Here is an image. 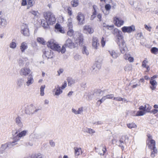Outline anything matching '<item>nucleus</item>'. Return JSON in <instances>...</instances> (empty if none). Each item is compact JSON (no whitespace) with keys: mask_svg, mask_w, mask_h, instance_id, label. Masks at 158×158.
<instances>
[{"mask_svg":"<svg viewBox=\"0 0 158 158\" xmlns=\"http://www.w3.org/2000/svg\"><path fill=\"white\" fill-rule=\"evenodd\" d=\"M23 82L24 79L23 78L19 79L17 81V85L19 87H21L23 85Z\"/></svg>","mask_w":158,"mask_h":158,"instance_id":"36","label":"nucleus"},{"mask_svg":"<svg viewBox=\"0 0 158 158\" xmlns=\"http://www.w3.org/2000/svg\"><path fill=\"white\" fill-rule=\"evenodd\" d=\"M75 153L76 156H78L81 154L82 152L81 149L80 148H75Z\"/></svg>","mask_w":158,"mask_h":158,"instance_id":"33","label":"nucleus"},{"mask_svg":"<svg viewBox=\"0 0 158 158\" xmlns=\"http://www.w3.org/2000/svg\"><path fill=\"white\" fill-rule=\"evenodd\" d=\"M114 21L115 26L118 27H120L123 24L124 21L121 19L115 17L114 18Z\"/></svg>","mask_w":158,"mask_h":158,"instance_id":"13","label":"nucleus"},{"mask_svg":"<svg viewBox=\"0 0 158 158\" xmlns=\"http://www.w3.org/2000/svg\"><path fill=\"white\" fill-rule=\"evenodd\" d=\"M71 4L73 7H76L79 5V1L78 0H72L71 2Z\"/></svg>","mask_w":158,"mask_h":158,"instance_id":"32","label":"nucleus"},{"mask_svg":"<svg viewBox=\"0 0 158 158\" xmlns=\"http://www.w3.org/2000/svg\"><path fill=\"white\" fill-rule=\"evenodd\" d=\"M32 72L31 69L28 67H24L20 70V74L22 76H25L31 75Z\"/></svg>","mask_w":158,"mask_h":158,"instance_id":"7","label":"nucleus"},{"mask_svg":"<svg viewBox=\"0 0 158 158\" xmlns=\"http://www.w3.org/2000/svg\"><path fill=\"white\" fill-rule=\"evenodd\" d=\"M102 62H96L95 61V64L96 65V66L98 69H100L101 66L102 64Z\"/></svg>","mask_w":158,"mask_h":158,"instance_id":"53","label":"nucleus"},{"mask_svg":"<svg viewBox=\"0 0 158 158\" xmlns=\"http://www.w3.org/2000/svg\"><path fill=\"white\" fill-rule=\"evenodd\" d=\"M147 108L146 109V111L149 112L151 109V106L148 104L147 105Z\"/></svg>","mask_w":158,"mask_h":158,"instance_id":"64","label":"nucleus"},{"mask_svg":"<svg viewBox=\"0 0 158 158\" xmlns=\"http://www.w3.org/2000/svg\"><path fill=\"white\" fill-rule=\"evenodd\" d=\"M30 158H44V157L41 154L38 153L32 155Z\"/></svg>","mask_w":158,"mask_h":158,"instance_id":"31","label":"nucleus"},{"mask_svg":"<svg viewBox=\"0 0 158 158\" xmlns=\"http://www.w3.org/2000/svg\"><path fill=\"white\" fill-rule=\"evenodd\" d=\"M113 98L115 99V98L114 97V95L112 94H109L104 97V99H112Z\"/></svg>","mask_w":158,"mask_h":158,"instance_id":"46","label":"nucleus"},{"mask_svg":"<svg viewBox=\"0 0 158 158\" xmlns=\"http://www.w3.org/2000/svg\"><path fill=\"white\" fill-rule=\"evenodd\" d=\"M1 148L3 150H5L6 148H8V145H7V143L2 144Z\"/></svg>","mask_w":158,"mask_h":158,"instance_id":"59","label":"nucleus"},{"mask_svg":"<svg viewBox=\"0 0 158 158\" xmlns=\"http://www.w3.org/2000/svg\"><path fill=\"white\" fill-rule=\"evenodd\" d=\"M21 118L18 116L16 118L15 120L16 123L17 125L20 127H22L23 126V123L21 121Z\"/></svg>","mask_w":158,"mask_h":158,"instance_id":"27","label":"nucleus"},{"mask_svg":"<svg viewBox=\"0 0 158 158\" xmlns=\"http://www.w3.org/2000/svg\"><path fill=\"white\" fill-rule=\"evenodd\" d=\"M74 31L72 28H69V30L67 31V34L69 36L71 37L73 35Z\"/></svg>","mask_w":158,"mask_h":158,"instance_id":"43","label":"nucleus"},{"mask_svg":"<svg viewBox=\"0 0 158 158\" xmlns=\"http://www.w3.org/2000/svg\"><path fill=\"white\" fill-rule=\"evenodd\" d=\"M127 126L130 129L135 128L137 127V125L134 123H129L127 124Z\"/></svg>","mask_w":158,"mask_h":158,"instance_id":"35","label":"nucleus"},{"mask_svg":"<svg viewBox=\"0 0 158 158\" xmlns=\"http://www.w3.org/2000/svg\"><path fill=\"white\" fill-rule=\"evenodd\" d=\"M81 51L83 54L85 55L86 56H88L89 54V52L86 47L85 46H83Z\"/></svg>","mask_w":158,"mask_h":158,"instance_id":"29","label":"nucleus"},{"mask_svg":"<svg viewBox=\"0 0 158 158\" xmlns=\"http://www.w3.org/2000/svg\"><path fill=\"white\" fill-rule=\"evenodd\" d=\"M150 142L151 144L149 146L150 147L152 150H153V151L151 152V156L152 157H154L157 152V149L155 147V140L151 139Z\"/></svg>","mask_w":158,"mask_h":158,"instance_id":"5","label":"nucleus"},{"mask_svg":"<svg viewBox=\"0 0 158 158\" xmlns=\"http://www.w3.org/2000/svg\"><path fill=\"white\" fill-rule=\"evenodd\" d=\"M6 20L4 18H0V27H4L7 25Z\"/></svg>","mask_w":158,"mask_h":158,"instance_id":"26","label":"nucleus"},{"mask_svg":"<svg viewBox=\"0 0 158 158\" xmlns=\"http://www.w3.org/2000/svg\"><path fill=\"white\" fill-rule=\"evenodd\" d=\"M93 13L92 15L91 16V19H93L96 17L97 12L98 10V8L96 6L94 5L93 6Z\"/></svg>","mask_w":158,"mask_h":158,"instance_id":"24","label":"nucleus"},{"mask_svg":"<svg viewBox=\"0 0 158 158\" xmlns=\"http://www.w3.org/2000/svg\"><path fill=\"white\" fill-rule=\"evenodd\" d=\"M27 131L25 130L21 132H19L17 135H18L19 138H21L22 137L26 135Z\"/></svg>","mask_w":158,"mask_h":158,"instance_id":"41","label":"nucleus"},{"mask_svg":"<svg viewBox=\"0 0 158 158\" xmlns=\"http://www.w3.org/2000/svg\"><path fill=\"white\" fill-rule=\"evenodd\" d=\"M44 56L48 59L52 58L53 56V52L51 50L45 51L44 52Z\"/></svg>","mask_w":158,"mask_h":158,"instance_id":"21","label":"nucleus"},{"mask_svg":"<svg viewBox=\"0 0 158 158\" xmlns=\"http://www.w3.org/2000/svg\"><path fill=\"white\" fill-rule=\"evenodd\" d=\"M113 33L117 36V41L120 52L123 54L127 52L128 50L123 39L122 32L118 29L115 28L114 29Z\"/></svg>","mask_w":158,"mask_h":158,"instance_id":"1","label":"nucleus"},{"mask_svg":"<svg viewBox=\"0 0 158 158\" xmlns=\"http://www.w3.org/2000/svg\"><path fill=\"white\" fill-rule=\"evenodd\" d=\"M69 86H71L75 83V80L71 77H68L67 79Z\"/></svg>","mask_w":158,"mask_h":158,"instance_id":"30","label":"nucleus"},{"mask_svg":"<svg viewBox=\"0 0 158 158\" xmlns=\"http://www.w3.org/2000/svg\"><path fill=\"white\" fill-rule=\"evenodd\" d=\"M83 31L86 34H91L94 32V30L89 25H85L83 27Z\"/></svg>","mask_w":158,"mask_h":158,"instance_id":"11","label":"nucleus"},{"mask_svg":"<svg viewBox=\"0 0 158 158\" xmlns=\"http://www.w3.org/2000/svg\"><path fill=\"white\" fill-rule=\"evenodd\" d=\"M30 13L31 14L33 15L35 17H37L39 15V13L37 11H35L34 10H31Z\"/></svg>","mask_w":158,"mask_h":158,"instance_id":"37","label":"nucleus"},{"mask_svg":"<svg viewBox=\"0 0 158 158\" xmlns=\"http://www.w3.org/2000/svg\"><path fill=\"white\" fill-rule=\"evenodd\" d=\"M103 59L102 57L100 56H97L95 59V61L96 62H102Z\"/></svg>","mask_w":158,"mask_h":158,"instance_id":"48","label":"nucleus"},{"mask_svg":"<svg viewBox=\"0 0 158 158\" xmlns=\"http://www.w3.org/2000/svg\"><path fill=\"white\" fill-rule=\"evenodd\" d=\"M126 138L125 136H122L118 142L119 146L121 148L122 150H123L124 149V144L126 143Z\"/></svg>","mask_w":158,"mask_h":158,"instance_id":"16","label":"nucleus"},{"mask_svg":"<svg viewBox=\"0 0 158 158\" xmlns=\"http://www.w3.org/2000/svg\"><path fill=\"white\" fill-rule=\"evenodd\" d=\"M37 41L38 42L43 45H44L45 44V42L44 39L42 38H37Z\"/></svg>","mask_w":158,"mask_h":158,"instance_id":"44","label":"nucleus"},{"mask_svg":"<svg viewBox=\"0 0 158 158\" xmlns=\"http://www.w3.org/2000/svg\"><path fill=\"white\" fill-rule=\"evenodd\" d=\"M55 31L57 32H59L62 33H64V31L63 28L61 27L60 25L59 24H56L55 26Z\"/></svg>","mask_w":158,"mask_h":158,"instance_id":"25","label":"nucleus"},{"mask_svg":"<svg viewBox=\"0 0 158 158\" xmlns=\"http://www.w3.org/2000/svg\"><path fill=\"white\" fill-rule=\"evenodd\" d=\"M88 131V133L90 134L91 135H93V134L95 132V131L91 128L89 129V131Z\"/></svg>","mask_w":158,"mask_h":158,"instance_id":"61","label":"nucleus"},{"mask_svg":"<svg viewBox=\"0 0 158 158\" xmlns=\"http://www.w3.org/2000/svg\"><path fill=\"white\" fill-rule=\"evenodd\" d=\"M44 17L47 22L49 24L52 25L55 23L56 21L55 16L50 11H47L44 14Z\"/></svg>","mask_w":158,"mask_h":158,"instance_id":"4","label":"nucleus"},{"mask_svg":"<svg viewBox=\"0 0 158 158\" xmlns=\"http://www.w3.org/2000/svg\"><path fill=\"white\" fill-rule=\"evenodd\" d=\"M72 22V19L71 17H69V18L68 19V20L67 22V27L69 28H73V25Z\"/></svg>","mask_w":158,"mask_h":158,"instance_id":"28","label":"nucleus"},{"mask_svg":"<svg viewBox=\"0 0 158 158\" xmlns=\"http://www.w3.org/2000/svg\"><path fill=\"white\" fill-rule=\"evenodd\" d=\"M132 68V65L131 64H127L124 67V70L126 71H129L131 70Z\"/></svg>","mask_w":158,"mask_h":158,"instance_id":"39","label":"nucleus"},{"mask_svg":"<svg viewBox=\"0 0 158 158\" xmlns=\"http://www.w3.org/2000/svg\"><path fill=\"white\" fill-rule=\"evenodd\" d=\"M47 45L51 49L59 52H60L62 53H64L66 51L65 47L63 46L61 48L56 41L53 39H51L48 41L47 43Z\"/></svg>","mask_w":158,"mask_h":158,"instance_id":"2","label":"nucleus"},{"mask_svg":"<svg viewBox=\"0 0 158 158\" xmlns=\"http://www.w3.org/2000/svg\"><path fill=\"white\" fill-rule=\"evenodd\" d=\"M75 40V43L76 44V47L77 45H79L80 46L82 45V42L83 41V36L82 35L78 33V36L77 38L74 37Z\"/></svg>","mask_w":158,"mask_h":158,"instance_id":"9","label":"nucleus"},{"mask_svg":"<svg viewBox=\"0 0 158 158\" xmlns=\"http://www.w3.org/2000/svg\"><path fill=\"white\" fill-rule=\"evenodd\" d=\"M34 82L33 77L32 75L29 76L27 77V81L26 83L27 86H28L33 84Z\"/></svg>","mask_w":158,"mask_h":158,"instance_id":"22","label":"nucleus"},{"mask_svg":"<svg viewBox=\"0 0 158 158\" xmlns=\"http://www.w3.org/2000/svg\"><path fill=\"white\" fill-rule=\"evenodd\" d=\"M152 53L155 55L158 54V48L156 47H153L151 49Z\"/></svg>","mask_w":158,"mask_h":158,"instance_id":"40","label":"nucleus"},{"mask_svg":"<svg viewBox=\"0 0 158 158\" xmlns=\"http://www.w3.org/2000/svg\"><path fill=\"white\" fill-rule=\"evenodd\" d=\"M28 4L30 6L33 5V2L32 0H28Z\"/></svg>","mask_w":158,"mask_h":158,"instance_id":"63","label":"nucleus"},{"mask_svg":"<svg viewBox=\"0 0 158 158\" xmlns=\"http://www.w3.org/2000/svg\"><path fill=\"white\" fill-rule=\"evenodd\" d=\"M17 46L15 40H13L12 42L10 44L9 47L12 49H15Z\"/></svg>","mask_w":158,"mask_h":158,"instance_id":"34","label":"nucleus"},{"mask_svg":"<svg viewBox=\"0 0 158 158\" xmlns=\"http://www.w3.org/2000/svg\"><path fill=\"white\" fill-rule=\"evenodd\" d=\"M123 58L126 60H128L130 62H133L134 60L133 57H132L131 55L128 53H126L123 56Z\"/></svg>","mask_w":158,"mask_h":158,"instance_id":"20","label":"nucleus"},{"mask_svg":"<svg viewBox=\"0 0 158 158\" xmlns=\"http://www.w3.org/2000/svg\"><path fill=\"white\" fill-rule=\"evenodd\" d=\"M45 85H42L40 88V95L41 96H43L44 94V90L45 88Z\"/></svg>","mask_w":158,"mask_h":158,"instance_id":"47","label":"nucleus"},{"mask_svg":"<svg viewBox=\"0 0 158 158\" xmlns=\"http://www.w3.org/2000/svg\"><path fill=\"white\" fill-rule=\"evenodd\" d=\"M53 92H54V95L56 96H59L61 94L62 92V90L59 85L55 86V89L53 90Z\"/></svg>","mask_w":158,"mask_h":158,"instance_id":"14","label":"nucleus"},{"mask_svg":"<svg viewBox=\"0 0 158 158\" xmlns=\"http://www.w3.org/2000/svg\"><path fill=\"white\" fill-rule=\"evenodd\" d=\"M48 24H49V23H48V22H47V21L45 22L44 20L41 21L42 25L45 28H47L48 27Z\"/></svg>","mask_w":158,"mask_h":158,"instance_id":"45","label":"nucleus"},{"mask_svg":"<svg viewBox=\"0 0 158 158\" xmlns=\"http://www.w3.org/2000/svg\"><path fill=\"white\" fill-rule=\"evenodd\" d=\"M148 63V61L147 58H145V60L142 62V66L143 67H146L147 66V64Z\"/></svg>","mask_w":158,"mask_h":158,"instance_id":"51","label":"nucleus"},{"mask_svg":"<svg viewBox=\"0 0 158 158\" xmlns=\"http://www.w3.org/2000/svg\"><path fill=\"white\" fill-rule=\"evenodd\" d=\"M28 48L27 43L26 42H22L20 46V49L22 53L24 52Z\"/></svg>","mask_w":158,"mask_h":158,"instance_id":"18","label":"nucleus"},{"mask_svg":"<svg viewBox=\"0 0 158 158\" xmlns=\"http://www.w3.org/2000/svg\"><path fill=\"white\" fill-rule=\"evenodd\" d=\"M95 149L96 152L98 153V154L101 156H103L104 155V153L105 152V151L106 150V148H104L103 146L99 148H95Z\"/></svg>","mask_w":158,"mask_h":158,"instance_id":"17","label":"nucleus"},{"mask_svg":"<svg viewBox=\"0 0 158 158\" xmlns=\"http://www.w3.org/2000/svg\"><path fill=\"white\" fill-rule=\"evenodd\" d=\"M105 25V24L104 23L103 24V26L105 27L106 28L110 30H112L114 27V26L113 25L110 26L106 25V26Z\"/></svg>","mask_w":158,"mask_h":158,"instance_id":"50","label":"nucleus"},{"mask_svg":"<svg viewBox=\"0 0 158 158\" xmlns=\"http://www.w3.org/2000/svg\"><path fill=\"white\" fill-rule=\"evenodd\" d=\"M109 53L110 56L114 59H116L120 55L119 54L113 50L109 51Z\"/></svg>","mask_w":158,"mask_h":158,"instance_id":"23","label":"nucleus"},{"mask_svg":"<svg viewBox=\"0 0 158 158\" xmlns=\"http://www.w3.org/2000/svg\"><path fill=\"white\" fill-rule=\"evenodd\" d=\"M76 19L79 25H83L85 22V15L81 12H79L76 17Z\"/></svg>","mask_w":158,"mask_h":158,"instance_id":"8","label":"nucleus"},{"mask_svg":"<svg viewBox=\"0 0 158 158\" xmlns=\"http://www.w3.org/2000/svg\"><path fill=\"white\" fill-rule=\"evenodd\" d=\"M74 59L76 60H78L81 58V56L78 54H76L74 56Z\"/></svg>","mask_w":158,"mask_h":158,"instance_id":"52","label":"nucleus"},{"mask_svg":"<svg viewBox=\"0 0 158 158\" xmlns=\"http://www.w3.org/2000/svg\"><path fill=\"white\" fill-rule=\"evenodd\" d=\"M7 145H8V148H10L13 147L15 144L14 143H12V142H10L7 143Z\"/></svg>","mask_w":158,"mask_h":158,"instance_id":"56","label":"nucleus"},{"mask_svg":"<svg viewBox=\"0 0 158 158\" xmlns=\"http://www.w3.org/2000/svg\"><path fill=\"white\" fill-rule=\"evenodd\" d=\"M24 59L23 58H19L18 61V63L20 66H23L24 64Z\"/></svg>","mask_w":158,"mask_h":158,"instance_id":"49","label":"nucleus"},{"mask_svg":"<svg viewBox=\"0 0 158 158\" xmlns=\"http://www.w3.org/2000/svg\"><path fill=\"white\" fill-rule=\"evenodd\" d=\"M150 83L151 85L150 86V88L152 90H155L157 85V82L156 80L150 79Z\"/></svg>","mask_w":158,"mask_h":158,"instance_id":"19","label":"nucleus"},{"mask_svg":"<svg viewBox=\"0 0 158 158\" xmlns=\"http://www.w3.org/2000/svg\"><path fill=\"white\" fill-rule=\"evenodd\" d=\"M145 113L143 111H138L137 112L135 115L132 114L133 116H142L145 114Z\"/></svg>","mask_w":158,"mask_h":158,"instance_id":"42","label":"nucleus"},{"mask_svg":"<svg viewBox=\"0 0 158 158\" xmlns=\"http://www.w3.org/2000/svg\"><path fill=\"white\" fill-rule=\"evenodd\" d=\"M67 82L65 81H64L62 84L61 87H60L61 89L62 90L64 89L67 86Z\"/></svg>","mask_w":158,"mask_h":158,"instance_id":"55","label":"nucleus"},{"mask_svg":"<svg viewBox=\"0 0 158 158\" xmlns=\"http://www.w3.org/2000/svg\"><path fill=\"white\" fill-rule=\"evenodd\" d=\"M121 30L123 33H130L135 30V27L133 25L131 26H124L121 28Z\"/></svg>","mask_w":158,"mask_h":158,"instance_id":"10","label":"nucleus"},{"mask_svg":"<svg viewBox=\"0 0 158 158\" xmlns=\"http://www.w3.org/2000/svg\"><path fill=\"white\" fill-rule=\"evenodd\" d=\"M64 71V69H60L57 71V73L58 74V76H60V75L63 73Z\"/></svg>","mask_w":158,"mask_h":158,"instance_id":"62","label":"nucleus"},{"mask_svg":"<svg viewBox=\"0 0 158 158\" xmlns=\"http://www.w3.org/2000/svg\"><path fill=\"white\" fill-rule=\"evenodd\" d=\"M20 138L18 135H17L14 137L13 140L12 141V143H14L15 145L17 143V142L19 140Z\"/></svg>","mask_w":158,"mask_h":158,"instance_id":"38","label":"nucleus"},{"mask_svg":"<svg viewBox=\"0 0 158 158\" xmlns=\"http://www.w3.org/2000/svg\"><path fill=\"white\" fill-rule=\"evenodd\" d=\"M101 44L102 47H104L105 44V41L104 40V38L102 37L101 40Z\"/></svg>","mask_w":158,"mask_h":158,"instance_id":"58","label":"nucleus"},{"mask_svg":"<svg viewBox=\"0 0 158 158\" xmlns=\"http://www.w3.org/2000/svg\"><path fill=\"white\" fill-rule=\"evenodd\" d=\"M21 32L24 36H29L30 35L28 26L26 24H23L22 25Z\"/></svg>","mask_w":158,"mask_h":158,"instance_id":"6","label":"nucleus"},{"mask_svg":"<svg viewBox=\"0 0 158 158\" xmlns=\"http://www.w3.org/2000/svg\"><path fill=\"white\" fill-rule=\"evenodd\" d=\"M144 27L145 28L149 31H151L152 29V27L150 26H148L146 24H144Z\"/></svg>","mask_w":158,"mask_h":158,"instance_id":"57","label":"nucleus"},{"mask_svg":"<svg viewBox=\"0 0 158 158\" xmlns=\"http://www.w3.org/2000/svg\"><path fill=\"white\" fill-rule=\"evenodd\" d=\"M66 47H68L70 48H74L76 47V44L75 43H73L71 39L68 38L65 41V44L64 45Z\"/></svg>","mask_w":158,"mask_h":158,"instance_id":"12","label":"nucleus"},{"mask_svg":"<svg viewBox=\"0 0 158 158\" xmlns=\"http://www.w3.org/2000/svg\"><path fill=\"white\" fill-rule=\"evenodd\" d=\"M77 110L78 114H81L83 111V107H81L79 108Z\"/></svg>","mask_w":158,"mask_h":158,"instance_id":"60","label":"nucleus"},{"mask_svg":"<svg viewBox=\"0 0 158 158\" xmlns=\"http://www.w3.org/2000/svg\"><path fill=\"white\" fill-rule=\"evenodd\" d=\"M105 8L106 10H107V14H108L109 13L108 11L110 9L111 6L109 4H107L105 6Z\"/></svg>","mask_w":158,"mask_h":158,"instance_id":"54","label":"nucleus"},{"mask_svg":"<svg viewBox=\"0 0 158 158\" xmlns=\"http://www.w3.org/2000/svg\"><path fill=\"white\" fill-rule=\"evenodd\" d=\"M99 45V43H98L97 38L95 37H93L92 41V46L93 48L97 49Z\"/></svg>","mask_w":158,"mask_h":158,"instance_id":"15","label":"nucleus"},{"mask_svg":"<svg viewBox=\"0 0 158 158\" xmlns=\"http://www.w3.org/2000/svg\"><path fill=\"white\" fill-rule=\"evenodd\" d=\"M25 108V113L29 115L36 114L42 109L41 106L34 105L32 104L26 105Z\"/></svg>","mask_w":158,"mask_h":158,"instance_id":"3","label":"nucleus"}]
</instances>
